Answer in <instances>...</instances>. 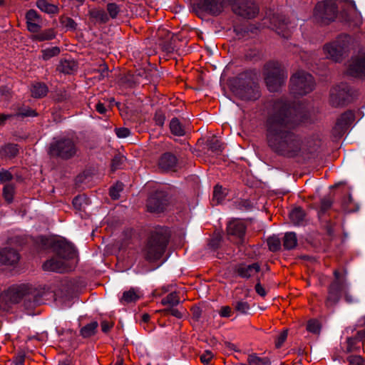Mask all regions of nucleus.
Masks as SVG:
<instances>
[{
    "mask_svg": "<svg viewBox=\"0 0 365 365\" xmlns=\"http://www.w3.org/2000/svg\"><path fill=\"white\" fill-rule=\"evenodd\" d=\"M299 124L292 108L283 101L273 104L267 120L266 138L268 146L279 155L287 158L302 156L306 151L301 138L293 129Z\"/></svg>",
    "mask_w": 365,
    "mask_h": 365,
    "instance_id": "1",
    "label": "nucleus"
},
{
    "mask_svg": "<svg viewBox=\"0 0 365 365\" xmlns=\"http://www.w3.org/2000/svg\"><path fill=\"white\" fill-rule=\"evenodd\" d=\"M56 256L43 264L45 271L64 272L71 270L77 262V252L69 242L59 240L53 242Z\"/></svg>",
    "mask_w": 365,
    "mask_h": 365,
    "instance_id": "2",
    "label": "nucleus"
},
{
    "mask_svg": "<svg viewBox=\"0 0 365 365\" xmlns=\"http://www.w3.org/2000/svg\"><path fill=\"white\" fill-rule=\"evenodd\" d=\"M168 237L162 230L153 232L142 253L147 261L158 260L165 252Z\"/></svg>",
    "mask_w": 365,
    "mask_h": 365,
    "instance_id": "3",
    "label": "nucleus"
},
{
    "mask_svg": "<svg viewBox=\"0 0 365 365\" xmlns=\"http://www.w3.org/2000/svg\"><path fill=\"white\" fill-rule=\"evenodd\" d=\"M335 279L329 287L328 296L326 299V306L331 307L334 306L340 299L341 294L344 292L345 299L348 303L356 302L357 298L352 296L347 290L348 284L345 278H341L339 271L334 272Z\"/></svg>",
    "mask_w": 365,
    "mask_h": 365,
    "instance_id": "4",
    "label": "nucleus"
},
{
    "mask_svg": "<svg viewBox=\"0 0 365 365\" xmlns=\"http://www.w3.org/2000/svg\"><path fill=\"white\" fill-rule=\"evenodd\" d=\"M351 38L348 35H340L336 39L324 46L326 58L334 62H341L349 53Z\"/></svg>",
    "mask_w": 365,
    "mask_h": 365,
    "instance_id": "5",
    "label": "nucleus"
},
{
    "mask_svg": "<svg viewBox=\"0 0 365 365\" xmlns=\"http://www.w3.org/2000/svg\"><path fill=\"white\" fill-rule=\"evenodd\" d=\"M265 82L269 91L275 92L284 83L287 74L277 62H269L264 66Z\"/></svg>",
    "mask_w": 365,
    "mask_h": 365,
    "instance_id": "6",
    "label": "nucleus"
},
{
    "mask_svg": "<svg viewBox=\"0 0 365 365\" xmlns=\"http://www.w3.org/2000/svg\"><path fill=\"white\" fill-rule=\"evenodd\" d=\"M314 88L312 76L304 71L296 72L290 79V90L294 95H306L312 92Z\"/></svg>",
    "mask_w": 365,
    "mask_h": 365,
    "instance_id": "7",
    "label": "nucleus"
},
{
    "mask_svg": "<svg viewBox=\"0 0 365 365\" xmlns=\"http://www.w3.org/2000/svg\"><path fill=\"white\" fill-rule=\"evenodd\" d=\"M337 12L336 3L333 0H324L319 2L314 9V18L322 22L333 21Z\"/></svg>",
    "mask_w": 365,
    "mask_h": 365,
    "instance_id": "8",
    "label": "nucleus"
},
{
    "mask_svg": "<svg viewBox=\"0 0 365 365\" xmlns=\"http://www.w3.org/2000/svg\"><path fill=\"white\" fill-rule=\"evenodd\" d=\"M76 153V148L71 139H61L51 144L49 153L52 156H58L68 159Z\"/></svg>",
    "mask_w": 365,
    "mask_h": 365,
    "instance_id": "9",
    "label": "nucleus"
},
{
    "mask_svg": "<svg viewBox=\"0 0 365 365\" xmlns=\"http://www.w3.org/2000/svg\"><path fill=\"white\" fill-rule=\"evenodd\" d=\"M233 12L245 19H253L259 13V7L252 0H242L232 3Z\"/></svg>",
    "mask_w": 365,
    "mask_h": 365,
    "instance_id": "10",
    "label": "nucleus"
},
{
    "mask_svg": "<svg viewBox=\"0 0 365 365\" xmlns=\"http://www.w3.org/2000/svg\"><path fill=\"white\" fill-rule=\"evenodd\" d=\"M352 91L346 83H341L331 90L330 101L333 106H339L350 101Z\"/></svg>",
    "mask_w": 365,
    "mask_h": 365,
    "instance_id": "11",
    "label": "nucleus"
},
{
    "mask_svg": "<svg viewBox=\"0 0 365 365\" xmlns=\"http://www.w3.org/2000/svg\"><path fill=\"white\" fill-rule=\"evenodd\" d=\"M346 73L354 78L365 77V53H359L349 60Z\"/></svg>",
    "mask_w": 365,
    "mask_h": 365,
    "instance_id": "12",
    "label": "nucleus"
},
{
    "mask_svg": "<svg viewBox=\"0 0 365 365\" xmlns=\"http://www.w3.org/2000/svg\"><path fill=\"white\" fill-rule=\"evenodd\" d=\"M262 26L267 27L272 30H275L279 34L284 37H287L285 30L287 28L285 19L278 14H269L262 20Z\"/></svg>",
    "mask_w": 365,
    "mask_h": 365,
    "instance_id": "13",
    "label": "nucleus"
},
{
    "mask_svg": "<svg viewBox=\"0 0 365 365\" xmlns=\"http://www.w3.org/2000/svg\"><path fill=\"white\" fill-rule=\"evenodd\" d=\"M22 291L18 287H11L0 295V308L6 310L12 304L19 303L23 297Z\"/></svg>",
    "mask_w": 365,
    "mask_h": 365,
    "instance_id": "14",
    "label": "nucleus"
},
{
    "mask_svg": "<svg viewBox=\"0 0 365 365\" xmlns=\"http://www.w3.org/2000/svg\"><path fill=\"white\" fill-rule=\"evenodd\" d=\"M226 4V0H197V2L199 9L214 16L221 14Z\"/></svg>",
    "mask_w": 365,
    "mask_h": 365,
    "instance_id": "15",
    "label": "nucleus"
},
{
    "mask_svg": "<svg viewBox=\"0 0 365 365\" xmlns=\"http://www.w3.org/2000/svg\"><path fill=\"white\" fill-rule=\"evenodd\" d=\"M168 197L164 192L158 191L151 195L147 202V207L150 212H162L168 204Z\"/></svg>",
    "mask_w": 365,
    "mask_h": 365,
    "instance_id": "16",
    "label": "nucleus"
},
{
    "mask_svg": "<svg viewBox=\"0 0 365 365\" xmlns=\"http://www.w3.org/2000/svg\"><path fill=\"white\" fill-rule=\"evenodd\" d=\"M355 120L354 114L352 111L344 113L338 119L334 127L335 131L341 135L344 133Z\"/></svg>",
    "mask_w": 365,
    "mask_h": 365,
    "instance_id": "17",
    "label": "nucleus"
},
{
    "mask_svg": "<svg viewBox=\"0 0 365 365\" xmlns=\"http://www.w3.org/2000/svg\"><path fill=\"white\" fill-rule=\"evenodd\" d=\"M260 271L258 263L251 264H240L235 268V272L242 278L249 279L255 277Z\"/></svg>",
    "mask_w": 365,
    "mask_h": 365,
    "instance_id": "18",
    "label": "nucleus"
},
{
    "mask_svg": "<svg viewBox=\"0 0 365 365\" xmlns=\"http://www.w3.org/2000/svg\"><path fill=\"white\" fill-rule=\"evenodd\" d=\"M19 259V253L10 248L0 250V264L11 265L16 264Z\"/></svg>",
    "mask_w": 365,
    "mask_h": 365,
    "instance_id": "19",
    "label": "nucleus"
},
{
    "mask_svg": "<svg viewBox=\"0 0 365 365\" xmlns=\"http://www.w3.org/2000/svg\"><path fill=\"white\" fill-rule=\"evenodd\" d=\"M177 158L170 153H165L158 160L159 168L165 171L171 170L177 165Z\"/></svg>",
    "mask_w": 365,
    "mask_h": 365,
    "instance_id": "20",
    "label": "nucleus"
},
{
    "mask_svg": "<svg viewBox=\"0 0 365 365\" xmlns=\"http://www.w3.org/2000/svg\"><path fill=\"white\" fill-rule=\"evenodd\" d=\"M27 28L29 31L32 33L38 32L41 26H40V19L34 10H29L26 16Z\"/></svg>",
    "mask_w": 365,
    "mask_h": 365,
    "instance_id": "21",
    "label": "nucleus"
},
{
    "mask_svg": "<svg viewBox=\"0 0 365 365\" xmlns=\"http://www.w3.org/2000/svg\"><path fill=\"white\" fill-rule=\"evenodd\" d=\"M227 233L242 238L245 232V225L240 220H232L229 222L227 227Z\"/></svg>",
    "mask_w": 365,
    "mask_h": 365,
    "instance_id": "22",
    "label": "nucleus"
},
{
    "mask_svg": "<svg viewBox=\"0 0 365 365\" xmlns=\"http://www.w3.org/2000/svg\"><path fill=\"white\" fill-rule=\"evenodd\" d=\"M140 298V294L135 289L131 288L123 293L120 302L122 304H126L136 302Z\"/></svg>",
    "mask_w": 365,
    "mask_h": 365,
    "instance_id": "23",
    "label": "nucleus"
},
{
    "mask_svg": "<svg viewBox=\"0 0 365 365\" xmlns=\"http://www.w3.org/2000/svg\"><path fill=\"white\" fill-rule=\"evenodd\" d=\"M77 69V64L73 60H61L58 70L63 73L70 74Z\"/></svg>",
    "mask_w": 365,
    "mask_h": 365,
    "instance_id": "24",
    "label": "nucleus"
},
{
    "mask_svg": "<svg viewBox=\"0 0 365 365\" xmlns=\"http://www.w3.org/2000/svg\"><path fill=\"white\" fill-rule=\"evenodd\" d=\"M48 92L47 86L42 83H35L31 87V93L34 98H42Z\"/></svg>",
    "mask_w": 365,
    "mask_h": 365,
    "instance_id": "25",
    "label": "nucleus"
},
{
    "mask_svg": "<svg viewBox=\"0 0 365 365\" xmlns=\"http://www.w3.org/2000/svg\"><path fill=\"white\" fill-rule=\"evenodd\" d=\"M170 130L173 135L182 136L185 134L184 126L177 118H173L170 123Z\"/></svg>",
    "mask_w": 365,
    "mask_h": 365,
    "instance_id": "26",
    "label": "nucleus"
},
{
    "mask_svg": "<svg viewBox=\"0 0 365 365\" xmlns=\"http://www.w3.org/2000/svg\"><path fill=\"white\" fill-rule=\"evenodd\" d=\"M247 363L249 365H271L270 359L268 357H260L256 354L248 356Z\"/></svg>",
    "mask_w": 365,
    "mask_h": 365,
    "instance_id": "27",
    "label": "nucleus"
},
{
    "mask_svg": "<svg viewBox=\"0 0 365 365\" xmlns=\"http://www.w3.org/2000/svg\"><path fill=\"white\" fill-rule=\"evenodd\" d=\"M36 5L40 10L45 13L56 14L58 11V6L50 4L46 0H38Z\"/></svg>",
    "mask_w": 365,
    "mask_h": 365,
    "instance_id": "28",
    "label": "nucleus"
},
{
    "mask_svg": "<svg viewBox=\"0 0 365 365\" xmlns=\"http://www.w3.org/2000/svg\"><path fill=\"white\" fill-rule=\"evenodd\" d=\"M289 217L294 225H299L304 219V212L300 207L294 208L290 212Z\"/></svg>",
    "mask_w": 365,
    "mask_h": 365,
    "instance_id": "29",
    "label": "nucleus"
},
{
    "mask_svg": "<svg viewBox=\"0 0 365 365\" xmlns=\"http://www.w3.org/2000/svg\"><path fill=\"white\" fill-rule=\"evenodd\" d=\"M297 239L294 232H287L283 239V246L287 250H292L296 247Z\"/></svg>",
    "mask_w": 365,
    "mask_h": 365,
    "instance_id": "30",
    "label": "nucleus"
},
{
    "mask_svg": "<svg viewBox=\"0 0 365 365\" xmlns=\"http://www.w3.org/2000/svg\"><path fill=\"white\" fill-rule=\"evenodd\" d=\"M226 196L225 190L222 186L217 185L213 191L212 201L216 204H220Z\"/></svg>",
    "mask_w": 365,
    "mask_h": 365,
    "instance_id": "31",
    "label": "nucleus"
},
{
    "mask_svg": "<svg viewBox=\"0 0 365 365\" xmlns=\"http://www.w3.org/2000/svg\"><path fill=\"white\" fill-rule=\"evenodd\" d=\"M98 326V324L97 322H92L84 326L81 329V334L84 338L90 337L96 333Z\"/></svg>",
    "mask_w": 365,
    "mask_h": 365,
    "instance_id": "32",
    "label": "nucleus"
},
{
    "mask_svg": "<svg viewBox=\"0 0 365 365\" xmlns=\"http://www.w3.org/2000/svg\"><path fill=\"white\" fill-rule=\"evenodd\" d=\"M180 302V298L176 292H172L162 299V304L170 307L177 306Z\"/></svg>",
    "mask_w": 365,
    "mask_h": 365,
    "instance_id": "33",
    "label": "nucleus"
},
{
    "mask_svg": "<svg viewBox=\"0 0 365 365\" xmlns=\"http://www.w3.org/2000/svg\"><path fill=\"white\" fill-rule=\"evenodd\" d=\"M15 187L13 184L7 183L3 188V197L9 203L11 202L14 199Z\"/></svg>",
    "mask_w": 365,
    "mask_h": 365,
    "instance_id": "34",
    "label": "nucleus"
},
{
    "mask_svg": "<svg viewBox=\"0 0 365 365\" xmlns=\"http://www.w3.org/2000/svg\"><path fill=\"white\" fill-rule=\"evenodd\" d=\"M55 37V33L52 29H48L34 36V38L39 41H47L53 39Z\"/></svg>",
    "mask_w": 365,
    "mask_h": 365,
    "instance_id": "35",
    "label": "nucleus"
},
{
    "mask_svg": "<svg viewBox=\"0 0 365 365\" xmlns=\"http://www.w3.org/2000/svg\"><path fill=\"white\" fill-rule=\"evenodd\" d=\"M233 305L235 310L242 314H248L250 309V304L243 300L237 301L233 304Z\"/></svg>",
    "mask_w": 365,
    "mask_h": 365,
    "instance_id": "36",
    "label": "nucleus"
},
{
    "mask_svg": "<svg viewBox=\"0 0 365 365\" xmlns=\"http://www.w3.org/2000/svg\"><path fill=\"white\" fill-rule=\"evenodd\" d=\"M73 205L77 210H81L88 204V199L84 195H78L73 200Z\"/></svg>",
    "mask_w": 365,
    "mask_h": 365,
    "instance_id": "37",
    "label": "nucleus"
},
{
    "mask_svg": "<svg viewBox=\"0 0 365 365\" xmlns=\"http://www.w3.org/2000/svg\"><path fill=\"white\" fill-rule=\"evenodd\" d=\"M60 53V48L57 46L48 48L42 51V58L45 61L56 56Z\"/></svg>",
    "mask_w": 365,
    "mask_h": 365,
    "instance_id": "38",
    "label": "nucleus"
},
{
    "mask_svg": "<svg viewBox=\"0 0 365 365\" xmlns=\"http://www.w3.org/2000/svg\"><path fill=\"white\" fill-rule=\"evenodd\" d=\"M267 245H268L269 249L271 251L275 252V251L279 250V248L281 247V242L278 237L272 236V237H270L268 238Z\"/></svg>",
    "mask_w": 365,
    "mask_h": 365,
    "instance_id": "39",
    "label": "nucleus"
},
{
    "mask_svg": "<svg viewBox=\"0 0 365 365\" xmlns=\"http://www.w3.org/2000/svg\"><path fill=\"white\" fill-rule=\"evenodd\" d=\"M209 149L215 153L220 154L222 150V145L217 138H212L208 143Z\"/></svg>",
    "mask_w": 365,
    "mask_h": 365,
    "instance_id": "40",
    "label": "nucleus"
},
{
    "mask_svg": "<svg viewBox=\"0 0 365 365\" xmlns=\"http://www.w3.org/2000/svg\"><path fill=\"white\" fill-rule=\"evenodd\" d=\"M259 96V89L257 85L251 86L247 90V93L242 96L245 99L256 100Z\"/></svg>",
    "mask_w": 365,
    "mask_h": 365,
    "instance_id": "41",
    "label": "nucleus"
},
{
    "mask_svg": "<svg viewBox=\"0 0 365 365\" xmlns=\"http://www.w3.org/2000/svg\"><path fill=\"white\" fill-rule=\"evenodd\" d=\"M307 329L311 333L318 334L320 332L321 326L317 320L311 319L307 322Z\"/></svg>",
    "mask_w": 365,
    "mask_h": 365,
    "instance_id": "42",
    "label": "nucleus"
},
{
    "mask_svg": "<svg viewBox=\"0 0 365 365\" xmlns=\"http://www.w3.org/2000/svg\"><path fill=\"white\" fill-rule=\"evenodd\" d=\"M123 189V185L121 182H117L110 189V195L112 199L117 200L120 197V192Z\"/></svg>",
    "mask_w": 365,
    "mask_h": 365,
    "instance_id": "43",
    "label": "nucleus"
},
{
    "mask_svg": "<svg viewBox=\"0 0 365 365\" xmlns=\"http://www.w3.org/2000/svg\"><path fill=\"white\" fill-rule=\"evenodd\" d=\"M16 115L21 117L36 116V113L35 110L29 108L22 107L19 109V110L16 113Z\"/></svg>",
    "mask_w": 365,
    "mask_h": 365,
    "instance_id": "44",
    "label": "nucleus"
},
{
    "mask_svg": "<svg viewBox=\"0 0 365 365\" xmlns=\"http://www.w3.org/2000/svg\"><path fill=\"white\" fill-rule=\"evenodd\" d=\"M349 365H365V359L359 355H351L347 357Z\"/></svg>",
    "mask_w": 365,
    "mask_h": 365,
    "instance_id": "45",
    "label": "nucleus"
},
{
    "mask_svg": "<svg viewBox=\"0 0 365 365\" xmlns=\"http://www.w3.org/2000/svg\"><path fill=\"white\" fill-rule=\"evenodd\" d=\"M107 10L112 18H115L120 11L118 6L114 3L108 4L107 5Z\"/></svg>",
    "mask_w": 365,
    "mask_h": 365,
    "instance_id": "46",
    "label": "nucleus"
},
{
    "mask_svg": "<svg viewBox=\"0 0 365 365\" xmlns=\"http://www.w3.org/2000/svg\"><path fill=\"white\" fill-rule=\"evenodd\" d=\"M91 14L93 17L99 19L103 22H106L108 20L107 15L103 10H96L91 12Z\"/></svg>",
    "mask_w": 365,
    "mask_h": 365,
    "instance_id": "47",
    "label": "nucleus"
},
{
    "mask_svg": "<svg viewBox=\"0 0 365 365\" xmlns=\"http://www.w3.org/2000/svg\"><path fill=\"white\" fill-rule=\"evenodd\" d=\"M331 205H332V200L330 197H325L322 198L321 200V206H320L321 211L324 212L325 211H327L328 209H329L331 207Z\"/></svg>",
    "mask_w": 365,
    "mask_h": 365,
    "instance_id": "48",
    "label": "nucleus"
},
{
    "mask_svg": "<svg viewBox=\"0 0 365 365\" xmlns=\"http://www.w3.org/2000/svg\"><path fill=\"white\" fill-rule=\"evenodd\" d=\"M163 312L166 314H171L177 318H181L182 317V314L180 310L175 308L174 307H170L169 308L165 309Z\"/></svg>",
    "mask_w": 365,
    "mask_h": 365,
    "instance_id": "49",
    "label": "nucleus"
},
{
    "mask_svg": "<svg viewBox=\"0 0 365 365\" xmlns=\"http://www.w3.org/2000/svg\"><path fill=\"white\" fill-rule=\"evenodd\" d=\"M213 356V354L210 351L207 350L200 356V360L203 364L207 365L209 364Z\"/></svg>",
    "mask_w": 365,
    "mask_h": 365,
    "instance_id": "50",
    "label": "nucleus"
},
{
    "mask_svg": "<svg viewBox=\"0 0 365 365\" xmlns=\"http://www.w3.org/2000/svg\"><path fill=\"white\" fill-rule=\"evenodd\" d=\"M287 330H284L278 336V337L276 340V342H275L276 347L280 348L282 346V345L283 344V343L287 339Z\"/></svg>",
    "mask_w": 365,
    "mask_h": 365,
    "instance_id": "51",
    "label": "nucleus"
},
{
    "mask_svg": "<svg viewBox=\"0 0 365 365\" xmlns=\"http://www.w3.org/2000/svg\"><path fill=\"white\" fill-rule=\"evenodd\" d=\"M154 120L157 125L162 126L165 123V115L161 111H157L155 114Z\"/></svg>",
    "mask_w": 365,
    "mask_h": 365,
    "instance_id": "52",
    "label": "nucleus"
},
{
    "mask_svg": "<svg viewBox=\"0 0 365 365\" xmlns=\"http://www.w3.org/2000/svg\"><path fill=\"white\" fill-rule=\"evenodd\" d=\"M4 151L10 157H14L16 155L18 149L16 145H8L4 148Z\"/></svg>",
    "mask_w": 365,
    "mask_h": 365,
    "instance_id": "53",
    "label": "nucleus"
},
{
    "mask_svg": "<svg viewBox=\"0 0 365 365\" xmlns=\"http://www.w3.org/2000/svg\"><path fill=\"white\" fill-rule=\"evenodd\" d=\"M115 133L118 138H126L130 135V131L126 128H119L115 129Z\"/></svg>",
    "mask_w": 365,
    "mask_h": 365,
    "instance_id": "54",
    "label": "nucleus"
},
{
    "mask_svg": "<svg viewBox=\"0 0 365 365\" xmlns=\"http://www.w3.org/2000/svg\"><path fill=\"white\" fill-rule=\"evenodd\" d=\"M63 24L65 26V27L68 29L73 30L75 29L76 27V22L71 18H66L63 21Z\"/></svg>",
    "mask_w": 365,
    "mask_h": 365,
    "instance_id": "55",
    "label": "nucleus"
},
{
    "mask_svg": "<svg viewBox=\"0 0 365 365\" xmlns=\"http://www.w3.org/2000/svg\"><path fill=\"white\" fill-rule=\"evenodd\" d=\"M12 179V175L9 171L0 172V182H5Z\"/></svg>",
    "mask_w": 365,
    "mask_h": 365,
    "instance_id": "56",
    "label": "nucleus"
},
{
    "mask_svg": "<svg viewBox=\"0 0 365 365\" xmlns=\"http://www.w3.org/2000/svg\"><path fill=\"white\" fill-rule=\"evenodd\" d=\"M232 309L230 307L225 306L221 308L220 315L222 317H229L231 314Z\"/></svg>",
    "mask_w": 365,
    "mask_h": 365,
    "instance_id": "57",
    "label": "nucleus"
},
{
    "mask_svg": "<svg viewBox=\"0 0 365 365\" xmlns=\"http://www.w3.org/2000/svg\"><path fill=\"white\" fill-rule=\"evenodd\" d=\"M113 323L111 322L103 321L101 322V329L105 333L108 332L111 329V327H113Z\"/></svg>",
    "mask_w": 365,
    "mask_h": 365,
    "instance_id": "58",
    "label": "nucleus"
},
{
    "mask_svg": "<svg viewBox=\"0 0 365 365\" xmlns=\"http://www.w3.org/2000/svg\"><path fill=\"white\" fill-rule=\"evenodd\" d=\"M108 75V68L107 66L103 65L102 68L99 71L98 79L101 80L105 78Z\"/></svg>",
    "mask_w": 365,
    "mask_h": 365,
    "instance_id": "59",
    "label": "nucleus"
},
{
    "mask_svg": "<svg viewBox=\"0 0 365 365\" xmlns=\"http://www.w3.org/2000/svg\"><path fill=\"white\" fill-rule=\"evenodd\" d=\"M255 291L259 295L262 297H264L266 295V291L259 282L256 284Z\"/></svg>",
    "mask_w": 365,
    "mask_h": 365,
    "instance_id": "60",
    "label": "nucleus"
},
{
    "mask_svg": "<svg viewBox=\"0 0 365 365\" xmlns=\"http://www.w3.org/2000/svg\"><path fill=\"white\" fill-rule=\"evenodd\" d=\"M96 110L99 113H101V114H103L106 112L107 109L105 107L104 104H103L102 103H98L96 105Z\"/></svg>",
    "mask_w": 365,
    "mask_h": 365,
    "instance_id": "61",
    "label": "nucleus"
},
{
    "mask_svg": "<svg viewBox=\"0 0 365 365\" xmlns=\"http://www.w3.org/2000/svg\"><path fill=\"white\" fill-rule=\"evenodd\" d=\"M120 160H121L120 158H113V162H112V168L113 170H115L119 168Z\"/></svg>",
    "mask_w": 365,
    "mask_h": 365,
    "instance_id": "62",
    "label": "nucleus"
},
{
    "mask_svg": "<svg viewBox=\"0 0 365 365\" xmlns=\"http://www.w3.org/2000/svg\"><path fill=\"white\" fill-rule=\"evenodd\" d=\"M13 117V115H10V114H8V115H0V125L4 123L5 120H6L7 119H9Z\"/></svg>",
    "mask_w": 365,
    "mask_h": 365,
    "instance_id": "63",
    "label": "nucleus"
},
{
    "mask_svg": "<svg viewBox=\"0 0 365 365\" xmlns=\"http://www.w3.org/2000/svg\"><path fill=\"white\" fill-rule=\"evenodd\" d=\"M149 319H150V316H149V314H144L143 315V320L145 322H148Z\"/></svg>",
    "mask_w": 365,
    "mask_h": 365,
    "instance_id": "64",
    "label": "nucleus"
}]
</instances>
